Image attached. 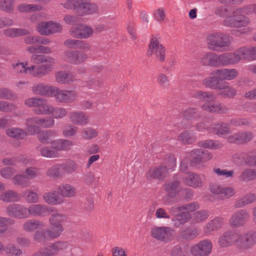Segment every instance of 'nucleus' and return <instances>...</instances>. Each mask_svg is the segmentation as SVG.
I'll return each mask as SVG.
<instances>
[{
	"label": "nucleus",
	"mask_w": 256,
	"mask_h": 256,
	"mask_svg": "<svg viewBox=\"0 0 256 256\" xmlns=\"http://www.w3.org/2000/svg\"><path fill=\"white\" fill-rule=\"evenodd\" d=\"M249 213L246 210H241L234 213L230 220V224L232 228L242 226L249 219Z\"/></svg>",
	"instance_id": "nucleus-20"
},
{
	"label": "nucleus",
	"mask_w": 256,
	"mask_h": 256,
	"mask_svg": "<svg viewBox=\"0 0 256 256\" xmlns=\"http://www.w3.org/2000/svg\"><path fill=\"white\" fill-rule=\"evenodd\" d=\"M176 167V158L173 154H170L165 162L160 166L150 168L146 174V178L150 180L162 179L168 173L173 171Z\"/></svg>",
	"instance_id": "nucleus-6"
},
{
	"label": "nucleus",
	"mask_w": 256,
	"mask_h": 256,
	"mask_svg": "<svg viewBox=\"0 0 256 256\" xmlns=\"http://www.w3.org/2000/svg\"><path fill=\"white\" fill-rule=\"evenodd\" d=\"M212 158V154L208 151L201 149L194 150L192 151L188 156L180 164V170L181 172L186 173L188 166L190 162L192 166L200 168L201 164Z\"/></svg>",
	"instance_id": "nucleus-4"
},
{
	"label": "nucleus",
	"mask_w": 256,
	"mask_h": 256,
	"mask_svg": "<svg viewBox=\"0 0 256 256\" xmlns=\"http://www.w3.org/2000/svg\"><path fill=\"white\" fill-rule=\"evenodd\" d=\"M7 256H22V251L21 249L16 248L14 244H8L4 248Z\"/></svg>",
	"instance_id": "nucleus-47"
},
{
	"label": "nucleus",
	"mask_w": 256,
	"mask_h": 256,
	"mask_svg": "<svg viewBox=\"0 0 256 256\" xmlns=\"http://www.w3.org/2000/svg\"><path fill=\"white\" fill-rule=\"evenodd\" d=\"M178 140L184 144H190L193 142L194 138L188 131H184L180 134Z\"/></svg>",
	"instance_id": "nucleus-62"
},
{
	"label": "nucleus",
	"mask_w": 256,
	"mask_h": 256,
	"mask_svg": "<svg viewBox=\"0 0 256 256\" xmlns=\"http://www.w3.org/2000/svg\"><path fill=\"white\" fill-rule=\"evenodd\" d=\"M72 122L78 126H85L88 124L89 119L86 114L82 112H72L70 114Z\"/></svg>",
	"instance_id": "nucleus-28"
},
{
	"label": "nucleus",
	"mask_w": 256,
	"mask_h": 256,
	"mask_svg": "<svg viewBox=\"0 0 256 256\" xmlns=\"http://www.w3.org/2000/svg\"><path fill=\"white\" fill-rule=\"evenodd\" d=\"M19 194L12 190H8L0 194V200L5 202H18L20 200Z\"/></svg>",
	"instance_id": "nucleus-40"
},
{
	"label": "nucleus",
	"mask_w": 256,
	"mask_h": 256,
	"mask_svg": "<svg viewBox=\"0 0 256 256\" xmlns=\"http://www.w3.org/2000/svg\"><path fill=\"white\" fill-rule=\"evenodd\" d=\"M44 223L38 220H28L23 224V230L26 232H32L36 229L42 228Z\"/></svg>",
	"instance_id": "nucleus-38"
},
{
	"label": "nucleus",
	"mask_w": 256,
	"mask_h": 256,
	"mask_svg": "<svg viewBox=\"0 0 256 256\" xmlns=\"http://www.w3.org/2000/svg\"><path fill=\"white\" fill-rule=\"evenodd\" d=\"M28 218L33 216H45L51 214L54 208L44 204H36L26 208Z\"/></svg>",
	"instance_id": "nucleus-16"
},
{
	"label": "nucleus",
	"mask_w": 256,
	"mask_h": 256,
	"mask_svg": "<svg viewBox=\"0 0 256 256\" xmlns=\"http://www.w3.org/2000/svg\"><path fill=\"white\" fill-rule=\"evenodd\" d=\"M50 214L51 216L49 218L50 224H61L66 219V216L58 212L55 208L54 211Z\"/></svg>",
	"instance_id": "nucleus-56"
},
{
	"label": "nucleus",
	"mask_w": 256,
	"mask_h": 256,
	"mask_svg": "<svg viewBox=\"0 0 256 256\" xmlns=\"http://www.w3.org/2000/svg\"><path fill=\"white\" fill-rule=\"evenodd\" d=\"M42 248L46 256H55L58 254L62 256H71L72 255L71 245L63 241L50 243Z\"/></svg>",
	"instance_id": "nucleus-9"
},
{
	"label": "nucleus",
	"mask_w": 256,
	"mask_h": 256,
	"mask_svg": "<svg viewBox=\"0 0 256 256\" xmlns=\"http://www.w3.org/2000/svg\"><path fill=\"white\" fill-rule=\"evenodd\" d=\"M50 228L47 230L48 236L50 238H58L62 232L63 228L61 224H50Z\"/></svg>",
	"instance_id": "nucleus-41"
},
{
	"label": "nucleus",
	"mask_w": 256,
	"mask_h": 256,
	"mask_svg": "<svg viewBox=\"0 0 256 256\" xmlns=\"http://www.w3.org/2000/svg\"><path fill=\"white\" fill-rule=\"evenodd\" d=\"M54 120L52 118H40L34 116L26 120L25 124L26 130L30 135H34L40 130V128H49L54 124Z\"/></svg>",
	"instance_id": "nucleus-8"
},
{
	"label": "nucleus",
	"mask_w": 256,
	"mask_h": 256,
	"mask_svg": "<svg viewBox=\"0 0 256 256\" xmlns=\"http://www.w3.org/2000/svg\"><path fill=\"white\" fill-rule=\"evenodd\" d=\"M49 238L47 230H37L34 234V239L37 242H44Z\"/></svg>",
	"instance_id": "nucleus-61"
},
{
	"label": "nucleus",
	"mask_w": 256,
	"mask_h": 256,
	"mask_svg": "<svg viewBox=\"0 0 256 256\" xmlns=\"http://www.w3.org/2000/svg\"><path fill=\"white\" fill-rule=\"evenodd\" d=\"M151 234L154 238L159 241L168 242L174 239L175 230L170 226H155L152 228Z\"/></svg>",
	"instance_id": "nucleus-11"
},
{
	"label": "nucleus",
	"mask_w": 256,
	"mask_h": 256,
	"mask_svg": "<svg viewBox=\"0 0 256 256\" xmlns=\"http://www.w3.org/2000/svg\"><path fill=\"white\" fill-rule=\"evenodd\" d=\"M86 58V54L75 50L65 52L62 56V59L64 61L74 64H78L84 62Z\"/></svg>",
	"instance_id": "nucleus-22"
},
{
	"label": "nucleus",
	"mask_w": 256,
	"mask_h": 256,
	"mask_svg": "<svg viewBox=\"0 0 256 256\" xmlns=\"http://www.w3.org/2000/svg\"><path fill=\"white\" fill-rule=\"evenodd\" d=\"M241 50L244 60H256V46L252 48L244 47L241 48Z\"/></svg>",
	"instance_id": "nucleus-52"
},
{
	"label": "nucleus",
	"mask_w": 256,
	"mask_h": 256,
	"mask_svg": "<svg viewBox=\"0 0 256 256\" xmlns=\"http://www.w3.org/2000/svg\"><path fill=\"white\" fill-rule=\"evenodd\" d=\"M8 216L16 218H28L26 208L20 204H11L6 208Z\"/></svg>",
	"instance_id": "nucleus-21"
},
{
	"label": "nucleus",
	"mask_w": 256,
	"mask_h": 256,
	"mask_svg": "<svg viewBox=\"0 0 256 256\" xmlns=\"http://www.w3.org/2000/svg\"><path fill=\"white\" fill-rule=\"evenodd\" d=\"M216 70L211 72L210 76L204 80L203 84L208 88L218 90L219 85L222 82H220L221 80L220 78L214 74Z\"/></svg>",
	"instance_id": "nucleus-36"
},
{
	"label": "nucleus",
	"mask_w": 256,
	"mask_h": 256,
	"mask_svg": "<svg viewBox=\"0 0 256 256\" xmlns=\"http://www.w3.org/2000/svg\"><path fill=\"white\" fill-rule=\"evenodd\" d=\"M62 30V26L60 24L52 21L41 22L36 26L37 31L43 36H48L59 32Z\"/></svg>",
	"instance_id": "nucleus-17"
},
{
	"label": "nucleus",
	"mask_w": 256,
	"mask_h": 256,
	"mask_svg": "<svg viewBox=\"0 0 256 256\" xmlns=\"http://www.w3.org/2000/svg\"><path fill=\"white\" fill-rule=\"evenodd\" d=\"M4 34L8 37H17L26 35L29 34L28 30L25 28H9L3 31Z\"/></svg>",
	"instance_id": "nucleus-42"
},
{
	"label": "nucleus",
	"mask_w": 256,
	"mask_h": 256,
	"mask_svg": "<svg viewBox=\"0 0 256 256\" xmlns=\"http://www.w3.org/2000/svg\"><path fill=\"white\" fill-rule=\"evenodd\" d=\"M244 60L241 48L234 52H226L219 54V65L228 66L234 65Z\"/></svg>",
	"instance_id": "nucleus-13"
},
{
	"label": "nucleus",
	"mask_w": 256,
	"mask_h": 256,
	"mask_svg": "<svg viewBox=\"0 0 256 256\" xmlns=\"http://www.w3.org/2000/svg\"><path fill=\"white\" fill-rule=\"evenodd\" d=\"M25 174L28 179H34L39 175V169L36 167L27 168Z\"/></svg>",
	"instance_id": "nucleus-63"
},
{
	"label": "nucleus",
	"mask_w": 256,
	"mask_h": 256,
	"mask_svg": "<svg viewBox=\"0 0 256 256\" xmlns=\"http://www.w3.org/2000/svg\"><path fill=\"white\" fill-rule=\"evenodd\" d=\"M242 181H252L256 180V169H246L240 176Z\"/></svg>",
	"instance_id": "nucleus-51"
},
{
	"label": "nucleus",
	"mask_w": 256,
	"mask_h": 256,
	"mask_svg": "<svg viewBox=\"0 0 256 256\" xmlns=\"http://www.w3.org/2000/svg\"><path fill=\"white\" fill-rule=\"evenodd\" d=\"M17 9L22 12H32L41 10L42 6L35 4H21L18 6Z\"/></svg>",
	"instance_id": "nucleus-48"
},
{
	"label": "nucleus",
	"mask_w": 256,
	"mask_h": 256,
	"mask_svg": "<svg viewBox=\"0 0 256 256\" xmlns=\"http://www.w3.org/2000/svg\"><path fill=\"white\" fill-rule=\"evenodd\" d=\"M28 180L26 176L18 174H16L13 177L12 182L15 184H18L23 187H26L29 185Z\"/></svg>",
	"instance_id": "nucleus-58"
},
{
	"label": "nucleus",
	"mask_w": 256,
	"mask_h": 256,
	"mask_svg": "<svg viewBox=\"0 0 256 256\" xmlns=\"http://www.w3.org/2000/svg\"><path fill=\"white\" fill-rule=\"evenodd\" d=\"M14 4V0H0V10L9 14L12 13Z\"/></svg>",
	"instance_id": "nucleus-50"
},
{
	"label": "nucleus",
	"mask_w": 256,
	"mask_h": 256,
	"mask_svg": "<svg viewBox=\"0 0 256 256\" xmlns=\"http://www.w3.org/2000/svg\"><path fill=\"white\" fill-rule=\"evenodd\" d=\"M164 188L167 195L163 198L162 201L165 204L170 205V198L175 197L180 191V182L178 181L169 182L165 184Z\"/></svg>",
	"instance_id": "nucleus-19"
},
{
	"label": "nucleus",
	"mask_w": 256,
	"mask_h": 256,
	"mask_svg": "<svg viewBox=\"0 0 256 256\" xmlns=\"http://www.w3.org/2000/svg\"><path fill=\"white\" fill-rule=\"evenodd\" d=\"M42 198L44 201L49 205H60L64 202V198L58 194L57 192H48L44 194Z\"/></svg>",
	"instance_id": "nucleus-27"
},
{
	"label": "nucleus",
	"mask_w": 256,
	"mask_h": 256,
	"mask_svg": "<svg viewBox=\"0 0 256 256\" xmlns=\"http://www.w3.org/2000/svg\"><path fill=\"white\" fill-rule=\"evenodd\" d=\"M56 132L53 130H42L38 132V140L42 143H48L56 136Z\"/></svg>",
	"instance_id": "nucleus-43"
},
{
	"label": "nucleus",
	"mask_w": 256,
	"mask_h": 256,
	"mask_svg": "<svg viewBox=\"0 0 256 256\" xmlns=\"http://www.w3.org/2000/svg\"><path fill=\"white\" fill-rule=\"evenodd\" d=\"M236 233L231 231L224 232L219 238L218 243L221 248H227L235 244Z\"/></svg>",
	"instance_id": "nucleus-26"
},
{
	"label": "nucleus",
	"mask_w": 256,
	"mask_h": 256,
	"mask_svg": "<svg viewBox=\"0 0 256 256\" xmlns=\"http://www.w3.org/2000/svg\"><path fill=\"white\" fill-rule=\"evenodd\" d=\"M176 167V158L173 154H170L165 162L160 166L150 168L146 174V178L150 180L162 179L168 173L173 171Z\"/></svg>",
	"instance_id": "nucleus-5"
},
{
	"label": "nucleus",
	"mask_w": 256,
	"mask_h": 256,
	"mask_svg": "<svg viewBox=\"0 0 256 256\" xmlns=\"http://www.w3.org/2000/svg\"><path fill=\"white\" fill-rule=\"evenodd\" d=\"M6 134L8 136L19 138H22L27 134H29L27 130L25 132L24 130L17 128H8L6 131Z\"/></svg>",
	"instance_id": "nucleus-44"
},
{
	"label": "nucleus",
	"mask_w": 256,
	"mask_h": 256,
	"mask_svg": "<svg viewBox=\"0 0 256 256\" xmlns=\"http://www.w3.org/2000/svg\"><path fill=\"white\" fill-rule=\"evenodd\" d=\"M192 96L201 102H204L201 106L204 110L218 114H224L228 111L226 106L218 102H213L215 96L210 92L198 91L194 92Z\"/></svg>",
	"instance_id": "nucleus-3"
},
{
	"label": "nucleus",
	"mask_w": 256,
	"mask_h": 256,
	"mask_svg": "<svg viewBox=\"0 0 256 256\" xmlns=\"http://www.w3.org/2000/svg\"><path fill=\"white\" fill-rule=\"evenodd\" d=\"M161 37L158 34L153 36L149 44L148 50V55H154L160 62L165 60L166 48L160 44Z\"/></svg>",
	"instance_id": "nucleus-10"
},
{
	"label": "nucleus",
	"mask_w": 256,
	"mask_h": 256,
	"mask_svg": "<svg viewBox=\"0 0 256 256\" xmlns=\"http://www.w3.org/2000/svg\"><path fill=\"white\" fill-rule=\"evenodd\" d=\"M58 190L62 198H72L76 195V188L68 184H64L60 185Z\"/></svg>",
	"instance_id": "nucleus-34"
},
{
	"label": "nucleus",
	"mask_w": 256,
	"mask_h": 256,
	"mask_svg": "<svg viewBox=\"0 0 256 256\" xmlns=\"http://www.w3.org/2000/svg\"><path fill=\"white\" fill-rule=\"evenodd\" d=\"M214 74L217 75L221 80H232L238 75V70L234 68L217 69Z\"/></svg>",
	"instance_id": "nucleus-25"
},
{
	"label": "nucleus",
	"mask_w": 256,
	"mask_h": 256,
	"mask_svg": "<svg viewBox=\"0 0 256 256\" xmlns=\"http://www.w3.org/2000/svg\"><path fill=\"white\" fill-rule=\"evenodd\" d=\"M253 138V134L250 132H238L228 138L229 142H239L244 143L250 141Z\"/></svg>",
	"instance_id": "nucleus-29"
},
{
	"label": "nucleus",
	"mask_w": 256,
	"mask_h": 256,
	"mask_svg": "<svg viewBox=\"0 0 256 256\" xmlns=\"http://www.w3.org/2000/svg\"><path fill=\"white\" fill-rule=\"evenodd\" d=\"M256 200V195L253 193H249L241 199L237 200L236 202V206L237 208L242 207Z\"/></svg>",
	"instance_id": "nucleus-49"
},
{
	"label": "nucleus",
	"mask_w": 256,
	"mask_h": 256,
	"mask_svg": "<svg viewBox=\"0 0 256 256\" xmlns=\"http://www.w3.org/2000/svg\"><path fill=\"white\" fill-rule=\"evenodd\" d=\"M198 203L194 202L182 206L171 207L170 211L173 216L172 224L174 228H178L188 222L191 218L190 212H193L199 208Z\"/></svg>",
	"instance_id": "nucleus-2"
},
{
	"label": "nucleus",
	"mask_w": 256,
	"mask_h": 256,
	"mask_svg": "<svg viewBox=\"0 0 256 256\" xmlns=\"http://www.w3.org/2000/svg\"><path fill=\"white\" fill-rule=\"evenodd\" d=\"M200 62L204 66H217L219 65V54L212 52H204L200 58Z\"/></svg>",
	"instance_id": "nucleus-24"
},
{
	"label": "nucleus",
	"mask_w": 256,
	"mask_h": 256,
	"mask_svg": "<svg viewBox=\"0 0 256 256\" xmlns=\"http://www.w3.org/2000/svg\"><path fill=\"white\" fill-rule=\"evenodd\" d=\"M26 201L28 204H36L40 201L38 194L32 190H27L23 193Z\"/></svg>",
	"instance_id": "nucleus-46"
},
{
	"label": "nucleus",
	"mask_w": 256,
	"mask_h": 256,
	"mask_svg": "<svg viewBox=\"0 0 256 256\" xmlns=\"http://www.w3.org/2000/svg\"><path fill=\"white\" fill-rule=\"evenodd\" d=\"M223 218L216 217L208 222L204 227V232L206 234H208L212 232L219 229L223 224Z\"/></svg>",
	"instance_id": "nucleus-35"
},
{
	"label": "nucleus",
	"mask_w": 256,
	"mask_h": 256,
	"mask_svg": "<svg viewBox=\"0 0 256 256\" xmlns=\"http://www.w3.org/2000/svg\"><path fill=\"white\" fill-rule=\"evenodd\" d=\"M212 128L214 132L220 136L226 138L228 140V138L231 135L230 133V124L225 122H220L212 126Z\"/></svg>",
	"instance_id": "nucleus-30"
},
{
	"label": "nucleus",
	"mask_w": 256,
	"mask_h": 256,
	"mask_svg": "<svg viewBox=\"0 0 256 256\" xmlns=\"http://www.w3.org/2000/svg\"><path fill=\"white\" fill-rule=\"evenodd\" d=\"M52 105L48 104L46 99L41 98L38 108L34 109V112L38 115H49L51 114Z\"/></svg>",
	"instance_id": "nucleus-32"
},
{
	"label": "nucleus",
	"mask_w": 256,
	"mask_h": 256,
	"mask_svg": "<svg viewBox=\"0 0 256 256\" xmlns=\"http://www.w3.org/2000/svg\"><path fill=\"white\" fill-rule=\"evenodd\" d=\"M218 90L220 95L228 98H233L236 94V89L230 86L226 82H222Z\"/></svg>",
	"instance_id": "nucleus-37"
},
{
	"label": "nucleus",
	"mask_w": 256,
	"mask_h": 256,
	"mask_svg": "<svg viewBox=\"0 0 256 256\" xmlns=\"http://www.w3.org/2000/svg\"><path fill=\"white\" fill-rule=\"evenodd\" d=\"M52 147L58 151H66L71 148L73 143L71 140L64 139H58L50 142Z\"/></svg>",
	"instance_id": "nucleus-31"
},
{
	"label": "nucleus",
	"mask_w": 256,
	"mask_h": 256,
	"mask_svg": "<svg viewBox=\"0 0 256 256\" xmlns=\"http://www.w3.org/2000/svg\"><path fill=\"white\" fill-rule=\"evenodd\" d=\"M54 64V63H46V64L38 66V76H44L50 72L53 69Z\"/></svg>",
	"instance_id": "nucleus-60"
},
{
	"label": "nucleus",
	"mask_w": 256,
	"mask_h": 256,
	"mask_svg": "<svg viewBox=\"0 0 256 256\" xmlns=\"http://www.w3.org/2000/svg\"><path fill=\"white\" fill-rule=\"evenodd\" d=\"M242 13V8H238L234 10L232 15L230 16L226 6H218L215 10L216 16L224 18L222 22L224 26L238 28L232 32V34L236 36L248 34L252 30V28L248 26L250 22V19Z\"/></svg>",
	"instance_id": "nucleus-1"
},
{
	"label": "nucleus",
	"mask_w": 256,
	"mask_h": 256,
	"mask_svg": "<svg viewBox=\"0 0 256 256\" xmlns=\"http://www.w3.org/2000/svg\"><path fill=\"white\" fill-rule=\"evenodd\" d=\"M54 87L41 82L34 84L32 88V90L36 94L51 98L52 97Z\"/></svg>",
	"instance_id": "nucleus-23"
},
{
	"label": "nucleus",
	"mask_w": 256,
	"mask_h": 256,
	"mask_svg": "<svg viewBox=\"0 0 256 256\" xmlns=\"http://www.w3.org/2000/svg\"><path fill=\"white\" fill-rule=\"evenodd\" d=\"M56 81L60 84H68L74 80L72 74L67 73L64 71L57 72L55 74Z\"/></svg>",
	"instance_id": "nucleus-39"
},
{
	"label": "nucleus",
	"mask_w": 256,
	"mask_h": 256,
	"mask_svg": "<svg viewBox=\"0 0 256 256\" xmlns=\"http://www.w3.org/2000/svg\"><path fill=\"white\" fill-rule=\"evenodd\" d=\"M32 60L36 64L55 63L54 58L42 54H33L32 56Z\"/></svg>",
	"instance_id": "nucleus-53"
},
{
	"label": "nucleus",
	"mask_w": 256,
	"mask_h": 256,
	"mask_svg": "<svg viewBox=\"0 0 256 256\" xmlns=\"http://www.w3.org/2000/svg\"><path fill=\"white\" fill-rule=\"evenodd\" d=\"M230 38L222 32H214L207 36V46L212 51L230 50Z\"/></svg>",
	"instance_id": "nucleus-7"
},
{
	"label": "nucleus",
	"mask_w": 256,
	"mask_h": 256,
	"mask_svg": "<svg viewBox=\"0 0 256 256\" xmlns=\"http://www.w3.org/2000/svg\"><path fill=\"white\" fill-rule=\"evenodd\" d=\"M78 131V128L72 125H68L64 128L62 134L66 137L74 136Z\"/></svg>",
	"instance_id": "nucleus-64"
},
{
	"label": "nucleus",
	"mask_w": 256,
	"mask_h": 256,
	"mask_svg": "<svg viewBox=\"0 0 256 256\" xmlns=\"http://www.w3.org/2000/svg\"><path fill=\"white\" fill-rule=\"evenodd\" d=\"M184 183L189 186L196 188L202 186L203 182L201 176L199 175L190 173L184 180Z\"/></svg>",
	"instance_id": "nucleus-33"
},
{
	"label": "nucleus",
	"mask_w": 256,
	"mask_h": 256,
	"mask_svg": "<svg viewBox=\"0 0 256 256\" xmlns=\"http://www.w3.org/2000/svg\"><path fill=\"white\" fill-rule=\"evenodd\" d=\"M93 33L94 30L91 26L84 24H76L70 29L71 36L77 38H88L90 37Z\"/></svg>",
	"instance_id": "nucleus-18"
},
{
	"label": "nucleus",
	"mask_w": 256,
	"mask_h": 256,
	"mask_svg": "<svg viewBox=\"0 0 256 256\" xmlns=\"http://www.w3.org/2000/svg\"><path fill=\"white\" fill-rule=\"evenodd\" d=\"M256 243V232L243 234L236 233L235 242L236 248L240 251L246 250Z\"/></svg>",
	"instance_id": "nucleus-12"
},
{
	"label": "nucleus",
	"mask_w": 256,
	"mask_h": 256,
	"mask_svg": "<svg viewBox=\"0 0 256 256\" xmlns=\"http://www.w3.org/2000/svg\"><path fill=\"white\" fill-rule=\"evenodd\" d=\"M82 134L84 139L90 140L96 138L98 135V132L92 128L88 127L82 130Z\"/></svg>",
	"instance_id": "nucleus-57"
},
{
	"label": "nucleus",
	"mask_w": 256,
	"mask_h": 256,
	"mask_svg": "<svg viewBox=\"0 0 256 256\" xmlns=\"http://www.w3.org/2000/svg\"><path fill=\"white\" fill-rule=\"evenodd\" d=\"M40 152L42 156L46 158H55L59 156V153L52 147L50 148L47 146L40 147Z\"/></svg>",
	"instance_id": "nucleus-45"
},
{
	"label": "nucleus",
	"mask_w": 256,
	"mask_h": 256,
	"mask_svg": "<svg viewBox=\"0 0 256 256\" xmlns=\"http://www.w3.org/2000/svg\"><path fill=\"white\" fill-rule=\"evenodd\" d=\"M198 146H202L210 149H216L220 148L222 144L216 141H214L212 140H206L200 142L198 143Z\"/></svg>",
	"instance_id": "nucleus-59"
},
{
	"label": "nucleus",
	"mask_w": 256,
	"mask_h": 256,
	"mask_svg": "<svg viewBox=\"0 0 256 256\" xmlns=\"http://www.w3.org/2000/svg\"><path fill=\"white\" fill-rule=\"evenodd\" d=\"M56 100L59 103L68 104L74 101L77 94L74 90H62L55 86L52 94Z\"/></svg>",
	"instance_id": "nucleus-15"
},
{
	"label": "nucleus",
	"mask_w": 256,
	"mask_h": 256,
	"mask_svg": "<svg viewBox=\"0 0 256 256\" xmlns=\"http://www.w3.org/2000/svg\"><path fill=\"white\" fill-rule=\"evenodd\" d=\"M250 154L246 152H237L232 155V160L237 164H247L246 160Z\"/></svg>",
	"instance_id": "nucleus-55"
},
{
	"label": "nucleus",
	"mask_w": 256,
	"mask_h": 256,
	"mask_svg": "<svg viewBox=\"0 0 256 256\" xmlns=\"http://www.w3.org/2000/svg\"><path fill=\"white\" fill-rule=\"evenodd\" d=\"M212 248V242L206 239L193 245L190 252L192 256H208L211 253Z\"/></svg>",
	"instance_id": "nucleus-14"
},
{
	"label": "nucleus",
	"mask_w": 256,
	"mask_h": 256,
	"mask_svg": "<svg viewBox=\"0 0 256 256\" xmlns=\"http://www.w3.org/2000/svg\"><path fill=\"white\" fill-rule=\"evenodd\" d=\"M53 116L52 118H62L68 114L66 110L62 107H54L52 106L51 114Z\"/></svg>",
	"instance_id": "nucleus-54"
}]
</instances>
